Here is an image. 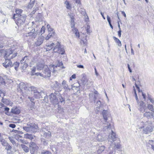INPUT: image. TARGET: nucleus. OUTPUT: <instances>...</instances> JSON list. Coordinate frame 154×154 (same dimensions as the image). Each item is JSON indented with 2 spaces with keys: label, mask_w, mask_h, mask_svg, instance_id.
<instances>
[{
  "label": "nucleus",
  "mask_w": 154,
  "mask_h": 154,
  "mask_svg": "<svg viewBox=\"0 0 154 154\" xmlns=\"http://www.w3.org/2000/svg\"><path fill=\"white\" fill-rule=\"evenodd\" d=\"M23 129L27 132H31V130H30L29 126H27L26 127H23Z\"/></svg>",
  "instance_id": "58836bf2"
},
{
  "label": "nucleus",
  "mask_w": 154,
  "mask_h": 154,
  "mask_svg": "<svg viewBox=\"0 0 154 154\" xmlns=\"http://www.w3.org/2000/svg\"><path fill=\"white\" fill-rule=\"evenodd\" d=\"M147 108L149 110L152 111L154 113V109L152 105L150 104H148Z\"/></svg>",
  "instance_id": "79ce46f5"
},
{
  "label": "nucleus",
  "mask_w": 154,
  "mask_h": 154,
  "mask_svg": "<svg viewBox=\"0 0 154 154\" xmlns=\"http://www.w3.org/2000/svg\"><path fill=\"white\" fill-rule=\"evenodd\" d=\"M36 69V66H35L33 67L32 69V75H34V74L33 73L35 72V70Z\"/></svg>",
  "instance_id": "5fc2aeb1"
},
{
  "label": "nucleus",
  "mask_w": 154,
  "mask_h": 154,
  "mask_svg": "<svg viewBox=\"0 0 154 154\" xmlns=\"http://www.w3.org/2000/svg\"><path fill=\"white\" fill-rule=\"evenodd\" d=\"M55 33L54 32H50L48 35L45 38V39L46 40H48L51 37H53L54 36Z\"/></svg>",
  "instance_id": "cd10ccee"
},
{
  "label": "nucleus",
  "mask_w": 154,
  "mask_h": 154,
  "mask_svg": "<svg viewBox=\"0 0 154 154\" xmlns=\"http://www.w3.org/2000/svg\"><path fill=\"white\" fill-rule=\"evenodd\" d=\"M105 149V147L104 146H101L99 147L98 151L97 152L98 153H100L103 151Z\"/></svg>",
  "instance_id": "e433bc0d"
},
{
  "label": "nucleus",
  "mask_w": 154,
  "mask_h": 154,
  "mask_svg": "<svg viewBox=\"0 0 154 154\" xmlns=\"http://www.w3.org/2000/svg\"><path fill=\"white\" fill-rule=\"evenodd\" d=\"M28 89L29 91H33L35 96L37 98H42L43 97L45 98V94L42 91H38L34 86H31Z\"/></svg>",
  "instance_id": "7ed1b4c3"
},
{
  "label": "nucleus",
  "mask_w": 154,
  "mask_h": 154,
  "mask_svg": "<svg viewBox=\"0 0 154 154\" xmlns=\"http://www.w3.org/2000/svg\"><path fill=\"white\" fill-rule=\"evenodd\" d=\"M146 106L145 104L144 106H143V107H141V108H139V110L142 112L145 111L146 110Z\"/></svg>",
  "instance_id": "4c0bfd02"
},
{
  "label": "nucleus",
  "mask_w": 154,
  "mask_h": 154,
  "mask_svg": "<svg viewBox=\"0 0 154 154\" xmlns=\"http://www.w3.org/2000/svg\"><path fill=\"white\" fill-rule=\"evenodd\" d=\"M9 126L12 128H14L16 127V125L14 124H11L9 125Z\"/></svg>",
  "instance_id": "e2e57ef3"
},
{
  "label": "nucleus",
  "mask_w": 154,
  "mask_h": 154,
  "mask_svg": "<svg viewBox=\"0 0 154 154\" xmlns=\"http://www.w3.org/2000/svg\"><path fill=\"white\" fill-rule=\"evenodd\" d=\"M122 32L121 30H119V31H118V35L119 37H120L121 36V32Z\"/></svg>",
  "instance_id": "774afa93"
},
{
  "label": "nucleus",
  "mask_w": 154,
  "mask_h": 154,
  "mask_svg": "<svg viewBox=\"0 0 154 154\" xmlns=\"http://www.w3.org/2000/svg\"><path fill=\"white\" fill-rule=\"evenodd\" d=\"M87 40H86V38H82L81 40V43L82 44V43H83V44L84 45H86L87 43Z\"/></svg>",
  "instance_id": "8fccbe9b"
},
{
  "label": "nucleus",
  "mask_w": 154,
  "mask_h": 154,
  "mask_svg": "<svg viewBox=\"0 0 154 154\" xmlns=\"http://www.w3.org/2000/svg\"><path fill=\"white\" fill-rule=\"evenodd\" d=\"M81 81L84 85H85L88 82L87 79L84 76V75L83 74V77L81 79Z\"/></svg>",
  "instance_id": "7c9ffc66"
},
{
  "label": "nucleus",
  "mask_w": 154,
  "mask_h": 154,
  "mask_svg": "<svg viewBox=\"0 0 154 154\" xmlns=\"http://www.w3.org/2000/svg\"><path fill=\"white\" fill-rule=\"evenodd\" d=\"M95 105L97 106L96 110L97 112H99L100 110L102 109L103 104L100 100H99L97 101L95 104Z\"/></svg>",
  "instance_id": "dca6fc26"
},
{
  "label": "nucleus",
  "mask_w": 154,
  "mask_h": 154,
  "mask_svg": "<svg viewBox=\"0 0 154 154\" xmlns=\"http://www.w3.org/2000/svg\"><path fill=\"white\" fill-rule=\"evenodd\" d=\"M54 44L53 43H52L51 44H47L46 45L47 47V48L46 49V51H49L51 50L54 47Z\"/></svg>",
  "instance_id": "a878e982"
},
{
  "label": "nucleus",
  "mask_w": 154,
  "mask_h": 154,
  "mask_svg": "<svg viewBox=\"0 0 154 154\" xmlns=\"http://www.w3.org/2000/svg\"><path fill=\"white\" fill-rule=\"evenodd\" d=\"M59 98L60 102L61 103L64 104L65 102V100L61 96L59 97Z\"/></svg>",
  "instance_id": "a18cd8bd"
},
{
  "label": "nucleus",
  "mask_w": 154,
  "mask_h": 154,
  "mask_svg": "<svg viewBox=\"0 0 154 154\" xmlns=\"http://www.w3.org/2000/svg\"><path fill=\"white\" fill-rule=\"evenodd\" d=\"M65 4H66V8L67 9H69L71 8L70 5L68 1L65 2Z\"/></svg>",
  "instance_id": "3c124183"
},
{
  "label": "nucleus",
  "mask_w": 154,
  "mask_h": 154,
  "mask_svg": "<svg viewBox=\"0 0 154 154\" xmlns=\"http://www.w3.org/2000/svg\"><path fill=\"white\" fill-rule=\"evenodd\" d=\"M27 126H29L31 130V133H35L38 130V126L35 123H30L27 124Z\"/></svg>",
  "instance_id": "9b49d317"
},
{
  "label": "nucleus",
  "mask_w": 154,
  "mask_h": 154,
  "mask_svg": "<svg viewBox=\"0 0 154 154\" xmlns=\"http://www.w3.org/2000/svg\"><path fill=\"white\" fill-rule=\"evenodd\" d=\"M23 10L21 9L17 8L16 9V13L17 14V15H18V16H19L20 15H21V14L22 13Z\"/></svg>",
  "instance_id": "c9c22d12"
},
{
  "label": "nucleus",
  "mask_w": 154,
  "mask_h": 154,
  "mask_svg": "<svg viewBox=\"0 0 154 154\" xmlns=\"http://www.w3.org/2000/svg\"><path fill=\"white\" fill-rule=\"evenodd\" d=\"M51 66H49V69L47 66L44 67V70L43 71V73L44 77H50L51 75V72H53V70H51L50 68Z\"/></svg>",
  "instance_id": "1a4fd4ad"
},
{
  "label": "nucleus",
  "mask_w": 154,
  "mask_h": 154,
  "mask_svg": "<svg viewBox=\"0 0 154 154\" xmlns=\"http://www.w3.org/2000/svg\"><path fill=\"white\" fill-rule=\"evenodd\" d=\"M135 85L136 87L137 88L138 90V91L139 92H140V91L142 92V91L141 90V91H140V90L139 87L137 85L136 83H135Z\"/></svg>",
  "instance_id": "69168bd1"
},
{
  "label": "nucleus",
  "mask_w": 154,
  "mask_h": 154,
  "mask_svg": "<svg viewBox=\"0 0 154 154\" xmlns=\"http://www.w3.org/2000/svg\"><path fill=\"white\" fill-rule=\"evenodd\" d=\"M154 113L150 112H146L144 113L143 115L144 116L148 118H153Z\"/></svg>",
  "instance_id": "aec40b11"
},
{
  "label": "nucleus",
  "mask_w": 154,
  "mask_h": 154,
  "mask_svg": "<svg viewBox=\"0 0 154 154\" xmlns=\"http://www.w3.org/2000/svg\"><path fill=\"white\" fill-rule=\"evenodd\" d=\"M19 88L21 89L22 91H23L24 90H26L27 88V86L24 83L22 82L19 85ZM29 87L28 88H29Z\"/></svg>",
  "instance_id": "5701e85b"
},
{
  "label": "nucleus",
  "mask_w": 154,
  "mask_h": 154,
  "mask_svg": "<svg viewBox=\"0 0 154 154\" xmlns=\"http://www.w3.org/2000/svg\"><path fill=\"white\" fill-rule=\"evenodd\" d=\"M103 129L106 131H108L111 129L110 124L107 121H105L103 123Z\"/></svg>",
  "instance_id": "2eb2a0df"
},
{
  "label": "nucleus",
  "mask_w": 154,
  "mask_h": 154,
  "mask_svg": "<svg viewBox=\"0 0 154 154\" xmlns=\"http://www.w3.org/2000/svg\"><path fill=\"white\" fill-rule=\"evenodd\" d=\"M90 26H88L87 27L86 29V32H87V34H89L91 32V31L89 29Z\"/></svg>",
  "instance_id": "4d7b16f0"
},
{
  "label": "nucleus",
  "mask_w": 154,
  "mask_h": 154,
  "mask_svg": "<svg viewBox=\"0 0 154 154\" xmlns=\"http://www.w3.org/2000/svg\"><path fill=\"white\" fill-rule=\"evenodd\" d=\"M5 149H6L8 151L12 149V147H11V146L9 144H8V145L6 147Z\"/></svg>",
  "instance_id": "603ef678"
},
{
  "label": "nucleus",
  "mask_w": 154,
  "mask_h": 154,
  "mask_svg": "<svg viewBox=\"0 0 154 154\" xmlns=\"http://www.w3.org/2000/svg\"><path fill=\"white\" fill-rule=\"evenodd\" d=\"M97 140L99 141H102L104 140L103 138L100 134L97 135Z\"/></svg>",
  "instance_id": "de8ad7c7"
},
{
  "label": "nucleus",
  "mask_w": 154,
  "mask_h": 154,
  "mask_svg": "<svg viewBox=\"0 0 154 154\" xmlns=\"http://www.w3.org/2000/svg\"><path fill=\"white\" fill-rule=\"evenodd\" d=\"M35 74L37 76L39 75L41 76L44 77V74H42L41 73H39V72L36 73H35Z\"/></svg>",
  "instance_id": "bf43d9fd"
},
{
  "label": "nucleus",
  "mask_w": 154,
  "mask_h": 154,
  "mask_svg": "<svg viewBox=\"0 0 154 154\" xmlns=\"http://www.w3.org/2000/svg\"><path fill=\"white\" fill-rule=\"evenodd\" d=\"M109 150L108 154H115V151H114L113 149L112 150L109 149Z\"/></svg>",
  "instance_id": "13d9d810"
},
{
  "label": "nucleus",
  "mask_w": 154,
  "mask_h": 154,
  "mask_svg": "<svg viewBox=\"0 0 154 154\" xmlns=\"http://www.w3.org/2000/svg\"><path fill=\"white\" fill-rule=\"evenodd\" d=\"M56 63V64H55V65H52L50 68L51 69L53 70V72H55L57 71L56 68L57 66L61 67L62 68H65L63 67V64L62 62H60L59 61H57Z\"/></svg>",
  "instance_id": "9d476101"
},
{
  "label": "nucleus",
  "mask_w": 154,
  "mask_h": 154,
  "mask_svg": "<svg viewBox=\"0 0 154 154\" xmlns=\"http://www.w3.org/2000/svg\"><path fill=\"white\" fill-rule=\"evenodd\" d=\"M107 18L108 22L109 23H111V20L110 17H109L108 15H107Z\"/></svg>",
  "instance_id": "0e129e2a"
},
{
  "label": "nucleus",
  "mask_w": 154,
  "mask_h": 154,
  "mask_svg": "<svg viewBox=\"0 0 154 154\" xmlns=\"http://www.w3.org/2000/svg\"><path fill=\"white\" fill-rule=\"evenodd\" d=\"M44 37L41 36L38 38L35 43V45L36 46H39L43 43Z\"/></svg>",
  "instance_id": "f3484780"
},
{
  "label": "nucleus",
  "mask_w": 154,
  "mask_h": 154,
  "mask_svg": "<svg viewBox=\"0 0 154 154\" xmlns=\"http://www.w3.org/2000/svg\"><path fill=\"white\" fill-rule=\"evenodd\" d=\"M41 154H52V153L48 151L43 150L41 151Z\"/></svg>",
  "instance_id": "a19ab883"
},
{
  "label": "nucleus",
  "mask_w": 154,
  "mask_h": 154,
  "mask_svg": "<svg viewBox=\"0 0 154 154\" xmlns=\"http://www.w3.org/2000/svg\"><path fill=\"white\" fill-rule=\"evenodd\" d=\"M46 66H45L44 63H38L37 64L36 66V69L38 70H41L42 69L44 68V67Z\"/></svg>",
  "instance_id": "412c9836"
},
{
  "label": "nucleus",
  "mask_w": 154,
  "mask_h": 154,
  "mask_svg": "<svg viewBox=\"0 0 154 154\" xmlns=\"http://www.w3.org/2000/svg\"><path fill=\"white\" fill-rule=\"evenodd\" d=\"M53 51L55 52L61 54H64V49L62 48L61 45L59 42L57 43V44L53 49Z\"/></svg>",
  "instance_id": "0eeeda50"
},
{
  "label": "nucleus",
  "mask_w": 154,
  "mask_h": 154,
  "mask_svg": "<svg viewBox=\"0 0 154 154\" xmlns=\"http://www.w3.org/2000/svg\"><path fill=\"white\" fill-rule=\"evenodd\" d=\"M143 128V132L146 134H149L152 131L153 127L152 124L148 122H146L143 124V127H141L140 128Z\"/></svg>",
  "instance_id": "39448f33"
},
{
  "label": "nucleus",
  "mask_w": 154,
  "mask_h": 154,
  "mask_svg": "<svg viewBox=\"0 0 154 154\" xmlns=\"http://www.w3.org/2000/svg\"><path fill=\"white\" fill-rule=\"evenodd\" d=\"M54 87L56 88H59L60 87V84L57 81H55Z\"/></svg>",
  "instance_id": "c03bdc74"
},
{
  "label": "nucleus",
  "mask_w": 154,
  "mask_h": 154,
  "mask_svg": "<svg viewBox=\"0 0 154 154\" xmlns=\"http://www.w3.org/2000/svg\"><path fill=\"white\" fill-rule=\"evenodd\" d=\"M6 56L5 57V60L4 63H2L3 66L5 68H7L9 67H12V62L10 60V57H9L11 56V58H12L13 57H15L16 55L13 54L11 52L9 54H8V53L6 54Z\"/></svg>",
  "instance_id": "f257e3e1"
},
{
  "label": "nucleus",
  "mask_w": 154,
  "mask_h": 154,
  "mask_svg": "<svg viewBox=\"0 0 154 154\" xmlns=\"http://www.w3.org/2000/svg\"><path fill=\"white\" fill-rule=\"evenodd\" d=\"M138 104V109H139V108H141V107H143V106H144L145 104H144V103L143 101H141L140 102H139L138 103V102L137 103Z\"/></svg>",
  "instance_id": "37998d69"
},
{
  "label": "nucleus",
  "mask_w": 154,
  "mask_h": 154,
  "mask_svg": "<svg viewBox=\"0 0 154 154\" xmlns=\"http://www.w3.org/2000/svg\"><path fill=\"white\" fill-rule=\"evenodd\" d=\"M62 85L64 89L66 91L70 90V88L69 87L66 83V81L65 80H63V81L62 83Z\"/></svg>",
  "instance_id": "b1692460"
},
{
  "label": "nucleus",
  "mask_w": 154,
  "mask_h": 154,
  "mask_svg": "<svg viewBox=\"0 0 154 154\" xmlns=\"http://www.w3.org/2000/svg\"><path fill=\"white\" fill-rule=\"evenodd\" d=\"M22 148L26 152H28L29 151V149L28 147L24 144H21L20 145Z\"/></svg>",
  "instance_id": "c756f323"
},
{
  "label": "nucleus",
  "mask_w": 154,
  "mask_h": 154,
  "mask_svg": "<svg viewBox=\"0 0 154 154\" xmlns=\"http://www.w3.org/2000/svg\"><path fill=\"white\" fill-rule=\"evenodd\" d=\"M102 115L105 121H107L108 120L107 118L109 117V114L107 110H103L102 112Z\"/></svg>",
  "instance_id": "a211bd4d"
},
{
  "label": "nucleus",
  "mask_w": 154,
  "mask_h": 154,
  "mask_svg": "<svg viewBox=\"0 0 154 154\" xmlns=\"http://www.w3.org/2000/svg\"><path fill=\"white\" fill-rule=\"evenodd\" d=\"M30 58L29 56H25L21 60V68L23 70L26 69L28 66V64L30 62Z\"/></svg>",
  "instance_id": "20e7f679"
},
{
  "label": "nucleus",
  "mask_w": 154,
  "mask_h": 154,
  "mask_svg": "<svg viewBox=\"0 0 154 154\" xmlns=\"http://www.w3.org/2000/svg\"><path fill=\"white\" fill-rule=\"evenodd\" d=\"M0 141L3 146L5 147L7 146L8 143L3 138V137H1L0 138Z\"/></svg>",
  "instance_id": "393cba45"
},
{
  "label": "nucleus",
  "mask_w": 154,
  "mask_h": 154,
  "mask_svg": "<svg viewBox=\"0 0 154 154\" xmlns=\"http://www.w3.org/2000/svg\"><path fill=\"white\" fill-rule=\"evenodd\" d=\"M24 137L26 139H28L30 140H32L34 139V136L31 134H24Z\"/></svg>",
  "instance_id": "bb28decb"
},
{
  "label": "nucleus",
  "mask_w": 154,
  "mask_h": 154,
  "mask_svg": "<svg viewBox=\"0 0 154 154\" xmlns=\"http://www.w3.org/2000/svg\"><path fill=\"white\" fill-rule=\"evenodd\" d=\"M117 143H116L115 142H114V145L115 146H114V148L115 149H120L121 147V145L120 144V140L119 139H117Z\"/></svg>",
  "instance_id": "4be33fe9"
},
{
  "label": "nucleus",
  "mask_w": 154,
  "mask_h": 154,
  "mask_svg": "<svg viewBox=\"0 0 154 154\" xmlns=\"http://www.w3.org/2000/svg\"><path fill=\"white\" fill-rule=\"evenodd\" d=\"M47 28L48 29V32H54L53 29L51 27V26L49 24H48L47 25Z\"/></svg>",
  "instance_id": "49530a36"
},
{
  "label": "nucleus",
  "mask_w": 154,
  "mask_h": 154,
  "mask_svg": "<svg viewBox=\"0 0 154 154\" xmlns=\"http://www.w3.org/2000/svg\"><path fill=\"white\" fill-rule=\"evenodd\" d=\"M89 98L90 99H91L92 98H93V100H94V103H95L96 102V100L97 98V95L94 94H90L89 95Z\"/></svg>",
  "instance_id": "2f4dec72"
},
{
  "label": "nucleus",
  "mask_w": 154,
  "mask_h": 154,
  "mask_svg": "<svg viewBox=\"0 0 154 154\" xmlns=\"http://www.w3.org/2000/svg\"><path fill=\"white\" fill-rule=\"evenodd\" d=\"M4 111H5V114L8 115H10V113L9 112V108L8 107H5L4 108Z\"/></svg>",
  "instance_id": "ea45409f"
},
{
  "label": "nucleus",
  "mask_w": 154,
  "mask_h": 154,
  "mask_svg": "<svg viewBox=\"0 0 154 154\" xmlns=\"http://www.w3.org/2000/svg\"><path fill=\"white\" fill-rule=\"evenodd\" d=\"M113 38L118 45L119 46L121 47L122 45V44L120 40L115 36H113Z\"/></svg>",
  "instance_id": "c85d7f7f"
},
{
  "label": "nucleus",
  "mask_w": 154,
  "mask_h": 154,
  "mask_svg": "<svg viewBox=\"0 0 154 154\" xmlns=\"http://www.w3.org/2000/svg\"><path fill=\"white\" fill-rule=\"evenodd\" d=\"M56 94L55 92L54 93H51L49 95V100L50 102L53 104L55 105L58 104L59 102L58 99L55 95Z\"/></svg>",
  "instance_id": "423d86ee"
},
{
  "label": "nucleus",
  "mask_w": 154,
  "mask_h": 154,
  "mask_svg": "<svg viewBox=\"0 0 154 154\" xmlns=\"http://www.w3.org/2000/svg\"><path fill=\"white\" fill-rule=\"evenodd\" d=\"M26 16V15H21L18 17L16 21V23L18 25H22L25 22Z\"/></svg>",
  "instance_id": "6e6552de"
},
{
  "label": "nucleus",
  "mask_w": 154,
  "mask_h": 154,
  "mask_svg": "<svg viewBox=\"0 0 154 154\" xmlns=\"http://www.w3.org/2000/svg\"><path fill=\"white\" fill-rule=\"evenodd\" d=\"M11 112L15 114H18L20 113V111L18 107L15 106L11 109Z\"/></svg>",
  "instance_id": "6ab92c4d"
},
{
  "label": "nucleus",
  "mask_w": 154,
  "mask_h": 154,
  "mask_svg": "<svg viewBox=\"0 0 154 154\" xmlns=\"http://www.w3.org/2000/svg\"><path fill=\"white\" fill-rule=\"evenodd\" d=\"M20 64L19 63L17 62H15L13 64L12 63V67L14 66L15 69L16 71L18 70V67H19Z\"/></svg>",
  "instance_id": "473e14b6"
},
{
  "label": "nucleus",
  "mask_w": 154,
  "mask_h": 154,
  "mask_svg": "<svg viewBox=\"0 0 154 154\" xmlns=\"http://www.w3.org/2000/svg\"><path fill=\"white\" fill-rule=\"evenodd\" d=\"M41 142L44 146H46L48 144V140L42 138L41 139Z\"/></svg>",
  "instance_id": "72a5a7b5"
},
{
  "label": "nucleus",
  "mask_w": 154,
  "mask_h": 154,
  "mask_svg": "<svg viewBox=\"0 0 154 154\" xmlns=\"http://www.w3.org/2000/svg\"><path fill=\"white\" fill-rule=\"evenodd\" d=\"M72 31L75 33V35L77 37H79V34L77 29L76 28H74L72 29Z\"/></svg>",
  "instance_id": "f704fd0d"
},
{
  "label": "nucleus",
  "mask_w": 154,
  "mask_h": 154,
  "mask_svg": "<svg viewBox=\"0 0 154 154\" xmlns=\"http://www.w3.org/2000/svg\"><path fill=\"white\" fill-rule=\"evenodd\" d=\"M11 143L14 145H16V142L14 140H11Z\"/></svg>",
  "instance_id": "338daca9"
},
{
  "label": "nucleus",
  "mask_w": 154,
  "mask_h": 154,
  "mask_svg": "<svg viewBox=\"0 0 154 154\" xmlns=\"http://www.w3.org/2000/svg\"><path fill=\"white\" fill-rule=\"evenodd\" d=\"M19 142H20L21 143H23L24 144H27V143L26 141H24L23 140H22V139H20L19 140Z\"/></svg>",
  "instance_id": "052dcab7"
},
{
  "label": "nucleus",
  "mask_w": 154,
  "mask_h": 154,
  "mask_svg": "<svg viewBox=\"0 0 154 154\" xmlns=\"http://www.w3.org/2000/svg\"><path fill=\"white\" fill-rule=\"evenodd\" d=\"M46 131H47L46 129L44 128H41L40 131L41 133V135H43V136L46 138H49L50 137L51 134L50 132L48 131V132H46Z\"/></svg>",
  "instance_id": "f8f14e48"
},
{
  "label": "nucleus",
  "mask_w": 154,
  "mask_h": 154,
  "mask_svg": "<svg viewBox=\"0 0 154 154\" xmlns=\"http://www.w3.org/2000/svg\"><path fill=\"white\" fill-rule=\"evenodd\" d=\"M111 133L109 135V138L108 140L109 141H110L112 142L117 140V138L116 137V133L113 132V131L111 130Z\"/></svg>",
  "instance_id": "ddd939ff"
},
{
  "label": "nucleus",
  "mask_w": 154,
  "mask_h": 154,
  "mask_svg": "<svg viewBox=\"0 0 154 154\" xmlns=\"http://www.w3.org/2000/svg\"><path fill=\"white\" fill-rule=\"evenodd\" d=\"M33 5H32V4H31L29 2L28 5L27 6V7L29 8H31L32 7Z\"/></svg>",
  "instance_id": "680f3d73"
},
{
  "label": "nucleus",
  "mask_w": 154,
  "mask_h": 154,
  "mask_svg": "<svg viewBox=\"0 0 154 154\" xmlns=\"http://www.w3.org/2000/svg\"><path fill=\"white\" fill-rule=\"evenodd\" d=\"M38 147L33 143L30 145V149L31 154H35L37 152Z\"/></svg>",
  "instance_id": "4468645a"
},
{
  "label": "nucleus",
  "mask_w": 154,
  "mask_h": 154,
  "mask_svg": "<svg viewBox=\"0 0 154 154\" xmlns=\"http://www.w3.org/2000/svg\"><path fill=\"white\" fill-rule=\"evenodd\" d=\"M0 84L5 85V81L3 78L0 76Z\"/></svg>",
  "instance_id": "09e8293b"
},
{
  "label": "nucleus",
  "mask_w": 154,
  "mask_h": 154,
  "mask_svg": "<svg viewBox=\"0 0 154 154\" xmlns=\"http://www.w3.org/2000/svg\"><path fill=\"white\" fill-rule=\"evenodd\" d=\"M148 99L151 103H154V100L149 95H148Z\"/></svg>",
  "instance_id": "864d4df0"
},
{
  "label": "nucleus",
  "mask_w": 154,
  "mask_h": 154,
  "mask_svg": "<svg viewBox=\"0 0 154 154\" xmlns=\"http://www.w3.org/2000/svg\"><path fill=\"white\" fill-rule=\"evenodd\" d=\"M45 28L44 26H43L42 28L40 31L41 33L42 34L44 33L45 32Z\"/></svg>",
  "instance_id": "6e6d98bb"
},
{
  "label": "nucleus",
  "mask_w": 154,
  "mask_h": 154,
  "mask_svg": "<svg viewBox=\"0 0 154 154\" xmlns=\"http://www.w3.org/2000/svg\"><path fill=\"white\" fill-rule=\"evenodd\" d=\"M26 32H27L25 33L24 35L26 37L30 36L32 38H35L37 36L38 32V30H35V29H32V27L28 28L26 29Z\"/></svg>",
  "instance_id": "f03ea898"
}]
</instances>
